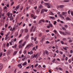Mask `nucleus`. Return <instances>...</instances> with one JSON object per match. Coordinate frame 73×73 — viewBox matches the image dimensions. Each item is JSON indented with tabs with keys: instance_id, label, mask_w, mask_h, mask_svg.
Masks as SVG:
<instances>
[{
	"instance_id": "f257e3e1",
	"label": "nucleus",
	"mask_w": 73,
	"mask_h": 73,
	"mask_svg": "<svg viewBox=\"0 0 73 73\" xmlns=\"http://www.w3.org/2000/svg\"><path fill=\"white\" fill-rule=\"evenodd\" d=\"M44 5L46 6H47L48 8H50V4L49 3H44Z\"/></svg>"
},
{
	"instance_id": "f03ea898",
	"label": "nucleus",
	"mask_w": 73,
	"mask_h": 73,
	"mask_svg": "<svg viewBox=\"0 0 73 73\" xmlns=\"http://www.w3.org/2000/svg\"><path fill=\"white\" fill-rule=\"evenodd\" d=\"M60 33L61 34H62V35H63L64 36H66V34L64 32H62L61 31H60Z\"/></svg>"
},
{
	"instance_id": "7ed1b4c3",
	"label": "nucleus",
	"mask_w": 73,
	"mask_h": 73,
	"mask_svg": "<svg viewBox=\"0 0 73 73\" xmlns=\"http://www.w3.org/2000/svg\"><path fill=\"white\" fill-rule=\"evenodd\" d=\"M31 44H28V45H27V46L25 47V49H27V48H28H28H30V47H31Z\"/></svg>"
},
{
	"instance_id": "20e7f679",
	"label": "nucleus",
	"mask_w": 73,
	"mask_h": 73,
	"mask_svg": "<svg viewBox=\"0 0 73 73\" xmlns=\"http://www.w3.org/2000/svg\"><path fill=\"white\" fill-rule=\"evenodd\" d=\"M5 40H7V41H8V40H9V37L6 36L5 38Z\"/></svg>"
},
{
	"instance_id": "39448f33",
	"label": "nucleus",
	"mask_w": 73,
	"mask_h": 73,
	"mask_svg": "<svg viewBox=\"0 0 73 73\" xmlns=\"http://www.w3.org/2000/svg\"><path fill=\"white\" fill-rule=\"evenodd\" d=\"M65 33L66 34H67V35H70V33L68 32L65 31Z\"/></svg>"
},
{
	"instance_id": "423d86ee",
	"label": "nucleus",
	"mask_w": 73,
	"mask_h": 73,
	"mask_svg": "<svg viewBox=\"0 0 73 73\" xmlns=\"http://www.w3.org/2000/svg\"><path fill=\"white\" fill-rule=\"evenodd\" d=\"M29 33L27 34V35L26 37V39H28V38L29 37Z\"/></svg>"
},
{
	"instance_id": "0eeeda50",
	"label": "nucleus",
	"mask_w": 73,
	"mask_h": 73,
	"mask_svg": "<svg viewBox=\"0 0 73 73\" xmlns=\"http://www.w3.org/2000/svg\"><path fill=\"white\" fill-rule=\"evenodd\" d=\"M63 49H64L65 50H67V49H68V47H63Z\"/></svg>"
},
{
	"instance_id": "6e6552de",
	"label": "nucleus",
	"mask_w": 73,
	"mask_h": 73,
	"mask_svg": "<svg viewBox=\"0 0 73 73\" xmlns=\"http://www.w3.org/2000/svg\"><path fill=\"white\" fill-rule=\"evenodd\" d=\"M67 13V12H63L62 13V15L63 16H64L65 14H66Z\"/></svg>"
},
{
	"instance_id": "1a4fd4ad",
	"label": "nucleus",
	"mask_w": 73,
	"mask_h": 73,
	"mask_svg": "<svg viewBox=\"0 0 73 73\" xmlns=\"http://www.w3.org/2000/svg\"><path fill=\"white\" fill-rule=\"evenodd\" d=\"M50 19H52V20H54L55 18L53 17H50Z\"/></svg>"
},
{
	"instance_id": "9d476101",
	"label": "nucleus",
	"mask_w": 73,
	"mask_h": 73,
	"mask_svg": "<svg viewBox=\"0 0 73 73\" xmlns=\"http://www.w3.org/2000/svg\"><path fill=\"white\" fill-rule=\"evenodd\" d=\"M19 48H23V46H22V45L21 44H20L19 45Z\"/></svg>"
},
{
	"instance_id": "9b49d317",
	"label": "nucleus",
	"mask_w": 73,
	"mask_h": 73,
	"mask_svg": "<svg viewBox=\"0 0 73 73\" xmlns=\"http://www.w3.org/2000/svg\"><path fill=\"white\" fill-rule=\"evenodd\" d=\"M3 68V64H0V70L2 69Z\"/></svg>"
},
{
	"instance_id": "f8f14e48",
	"label": "nucleus",
	"mask_w": 73,
	"mask_h": 73,
	"mask_svg": "<svg viewBox=\"0 0 73 73\" xmlns=\"http://www.w3.org/2000/svg\"><path fill=\"white\" fill-rule=\"evenodd\" d=\"M59 16L60 17H61V18L62 19H64V17L63 16H62V15H59Z\"/></svg>"
},
{
	"instance_id": "ddd939ff",
	"label": "nucleus",
	"mask_w": 73,
	"mask_h": 73,
	"mask_svg": "<svg viewBox=\"0 0 73 73\" xmlns=\"http://www.w3.org/2000/svg\"><path fill=\"white\" fill-rule=\"evenodd\" d=\"M18 66H19V68H22V66H21V64H19L18 65Z\"/></svg>"
},
{
	"instance_id": "4468645a",
	"label": "nucleus",
	"mask_w": 73,
	"mask_h": 73,
	"mask_svg": "<svg viewBox=\"0 0 73 73\" xmlns=\"http://www.w3.org/2000/svg\"><path fill=\"white\" fill-rule=\"evenodd\" d=\"M34 28V26H32L31 28V30H30L31 32H32V30Z\"/></svg>"
},
{
	"instance_id": "2eb2a0df",
	"label": "nucleus",
	"mask_w": 73,
	"mask_h": 73,
	"mask_svg": "<svg viewBox=\"0 0 73 73\" xmlns=\"http://www.w3.org/2000/svg\"><path fill=\"white\" fill-rule=\"evenodd\" d=\"M63 7H64V5H60L59 6L60 8H63Z\"/></svg>"
},
{
	"instance_id": "dca6fc26",
	"label": "nucleus",
	"mask_w": 73,
	"mask_h": 73,
	"mask_svg": "<svg viewBox=\"0 0 73 73\" xmlns=\"http://www.w3.org/2000/svg\"><path fill=\"white\" fill-rule=\"evenodd\" d=\"M19 5H18L16 7L15 9V10L16 11H17V9H19Z\"/></svg>"
},
{
	"instance_id": "f3484780",
	"label": "nucleus",
	"mask_w": 73,
	"mask_h": 73,
	"mask_svg": "<svg viewBox=\"0 0 73 73\" xmlns=\"http://www.w3.org/2000/svg\"><path fill=\"white\" fill-rule=\"evenodd\" d=\"M17 51H16L15 52L13 53V56H15V54H16L17 53Z\"/></svg>"
},
{
	"instance_id": "a211bd4d",
	"label": "nucleus",
	"mask_w": 73,
	"mask_h": 73,
	"mask_svg": "<svg viewBox=\"0 0 73 73\" xmlns=\"http://www.w3.org/2000/svg\"><path fill=\"white\" fill-rule=\"evenodd\" d=\"M25 33H27V32H28V30L27 29H26L25 30Z\"/></svg>"
},
{
	"instance_id": "6ab92c4d",
	"label": "nucleus",
	"mask_w": 73,
	"mask_h": 73,
	"mask_svg": "<svg viewBox=\"0 0 73 73\" xmlns=\"http://www.w3.org/2000/svg\"><path fill=\"white\" fill-rule=\"evenodd\" d=\"M50 15H54V14H53V12H50Z\"/></svg>"
},
{
	"instance_id": "aec40b11",
	"label": "nucleus",
	"mask_w": 73,
	"mask_h": 73,
	"mask_svg": "<svg viewBox=\"0 0 73 73\" xmlns=\"http://www.w3.org/2000/svg\"><path fill=\"white\" fill-rule=\"evenodd\" d=\"M42 5H40V6L39 7V8L40 9H41V8H42Z\"/></svg>"
},
{
	"instance_id": "412c9836",
	"label": "nucleus",
	"mask_w": 73,
	"mask_h": 73,
	"mask_svg": "<svg viewBox=\"0 0 73 73\" xmlns=\"http://www.w3.org/2000/svg\"><path fill=\"white\" fill-rule=\"evenodd\" d=\"M44 11H45V9H42V10L41 13H44Z\"/></svg>"
},
{
	"instance_id": "4be33fe9",
	"label": "nucleus",
	"mask_w": 73,
	"mask_h": 73,
	"mask_svg": "<svg viewBox=\"0 0 73 73\" xmlns=\"http://www.w3.org/2000/svg\"><path fill=\"white\" fill-rule=\"evenodd\" d=\"M25 44H26V41H25L23 42V43L22 44V46H24Z\"/></svg>"
},
{
	"instance_id": "5701e85b",
	"label": "nucleus",
	"mask_w": 73,
	"mask_h": 73,
	"mask_svg": "<svg viewBox=\"0 0 73 73\" xmlns=\"http://www.w3.org/2000/svg\"><path fill=\"white\" fill-rule=\"evenodd\" d=\"M69 0H64L63 1V2H69Z\"/></svg>"
},
{
	"instance_id": "b1692460",
	"label": "nucleus",
	"mask_w": 73,
	"mask_h": 73,
	"mask_svg": "<svg viewBox=\"0 0 73 73\" xmlns=\"http://www.w3.org/2000/svg\"><path fill=\"white\" fill-rule=\"evenodd\" d=\"M7 15L8 16H9V15H10V13L9 12H8L7 14Z\"/></svg>"
},
{
	"instance_id": "393cba45",
	"label": "nucleus",
	"mask_w": 73,
	"mask_h": 73,
	"mask_svg": "<svg viewBox=\"0 0 73 73\" xmlns=\"http://www.w3.org/2000/svg\"><path fill=\"white\" fill-rule=\"evenodd\" d=\"M7 55H9L10 54V52H9V51H7Z\"/></svg>"
},
{
	"instance_id": "a878e982",
	"label": "nucleus",
	"mask_w": 73,
	"mask_h": 73,
	"mask_svg": "<svg viewBox=\"0 0 73 73\" xmlns=\"http://www.w3.org/2000/svg\"><path fill=\"white\" fill-rule=\"evenodd\" d=\"M66 19L67 20H70V19L68 17H67Z\"/></svg>"
},
{
	"instance_id": "bb28decb",
	"label": "nucleus",
	"mask_w": 73,
	"mask_h": 73,
	"mask_svg": "<svg viewBox=\"0 0 73 73\" xmlns=\"http://www.w3.org/2000/svg\"><path fill=\"white\" fill-rule=\"evenodd\" d=\"M50 27H51V28H52V23H50L49 24Z\"/></svg>"
},
{
	"instance_id": "cd10ccee",
	"label": "nucleus",
	"mask_w": 73,
	"mask_h": 73,
	"mask_svg": "<svg viewBox=\"0 0 73 73\" xmlns=\"http://www.w3.org/2000/svg\"><path fill=\"white\" fill-rule=\"evenodd\" d=\"M46 53V54H49V53L48 52V51H45Z\"/></svg>"
},
{
	"instance_id": "c85d7f7f",
	"label": "nucleus",
	"mask_w": 73,
	"mask_h": 73,
	"mask_svg": "<svg viewBox=\"0 0 73 73\" xmlns=\"http://www.w3.org/2000/svg\"><path fill=\"white\" fill-rule=\"evenodd\" d=\"M34 57H35V58H36V57H37V56H38V55L37 54H36V55L34 54Z\"/></svg>"
},
{
	"instance_id": "c756f323",
	"label": "nucleus",
	"mask_w": 73,
	"mask_h": 73,
	"mask_svg": "<svg viewBox=\"0 0 73 73\" xmlns=\"http://www.w3.org/2000/svg\"><path fill=\"white\" fill-rule=\"evenodd\" d=\"M54 32L55 34H57V31H56V30H54Z\"/></svg>"
},
{
	"instance_id": "7c9ffc66",
	"label": "nucleus",
	"mask_w": 73,
	"mask_h": 73,
	"mask_svg": "<svg viewBox=\"0 0 73 73\" xmlns=\"http://www.w3.org/2000/svg\"><path fill=\"white\" fill-rule=\"evenodd\" d=\"M36 27H35L33 30V32H35V31H36Z\"/></svg>"
},
{
	"instance_id": "2f4dec72",
	"label": "nucleus",
	"mask_w": 73,
	"mask_h": 73,
	"mask_svg": "<svg viewBox=\"0 0 73 73\" xmlns=\"http://www.w3.org/2000/svg\"><path fill=\"white\" fill-rule=\"evenodd\" d=\"M25 58H26V56H24V58L22 59V60L23 61H24V60H25Z\"/></svg>"
},
{
	"instance_id": "473e14b6",
	"label": "nucleus",
	"mask_w": 73,
	"mask_h": 73,
	"mask_svg": "<svg viewBox=\"0 0 73 73\" xmlns=\"http://www.w3.org/2000/svg\"><path fill=\"white\" fill-rule=\"evenodd\" d=\"M36 11H37V12L38 13V12H40V9H38Z\"/></svg>"
},
{
	"instance_id": "72a5a7b5",
	"label": "nucleus",
	"mask_w": 73,
	"mask_h": 73,
	"mask_svg": "<svg viewBox=\"0 0 73 73\" xmlns=\"http://www.w3.org/2000/svg\"><path fill=\"white\" fill-rule=\"evenodd\" d=\"M56 23H57V22H56V21H54V25H56Z\"/></svg>"
},
{
	"instance_id": "f704fd0d",
	"label": "nucleus",
	"mask_w": 73,
	"mask_h": 73,
	"mask_svg": "<svg viewBox=\"0 0 73 73\" xmlns=\"http://www.w3.org/2000/svg\"><path fill=\"white\" fill-rule=\"evenodd\" d=\"M62 29H63V30H64V31H66V29H65V28L64 27H62Z\"/></svg>"
},
{
	"instance_id": "c9c22d12",
	"label": "nucleus",
	"mask_w": 73,
	"mask_h": 73,
	"mask_svg": "<svg viewBox=\"0 0 73 73\" xmlns=\"http://www.w3.org/2000/svg\"><path fill=\"white\" fill-rule=\"evenodd\" d=\"M60 42L62 44H64V42L63 41H61Z\"/></svg>"
},
{
	"instance_id": "e433bc0d",
	"label": "nucleus",
	"mask_w": 73,
	"mask_h": 73,
	"mask_svg": "<svg viewBox=\"0 0 73 73\" xmlns=\"http://www.w3.org/2000/svg\"><path fill=\"white\" fill-rule=\"evenodd\" d=\"M55 61H56V59H54V60H52V62H55Z\"/></svg>"
},
{
	"instance_id": "4c0bfd02",
	"label": "nucleus",
	"mask_w": 73,
	"mask_h": 73,
	"mask_svg": "<svg viewBox=\"0 0 73 73\" xmlns=\"http://www.w3.org/2000/svg\"><path fill=\"white\" fill-rule=\"evenodd\" d=\"M23 6H22L21 8H20L21 11H22L23 10Z\"/></svg>"
},
{
	"instance_id": "58836bf2",
	"label": "nucleus",
	"mask_w": 73,
	"mask_h": 73,
	"mask_svg": "<svg viewBox=\"0 0 73 73\" xmlns=\"http://www.w3.org/2000/svg\"><path fill=\"white\" fill-rule=\"evenodd\" d=\"M22 41H23V40H22L19 41V44H21L22 42Z\"/></svg>"
},
{
	"instance_id": "ea45409f",
	"label": "nucleus",
	"mask_w": 73,
	"mask_h": 73,
	"mask_svg": "<svg viewBox=\"0 0 73 73\" xmlns=\"http://www.w3.org/2000/svg\"><path fill=\"white\" fill-rule=\"evenodd\" d=\"M9 35V33H8L7 34V35H6V37H8Z\"/></svg>"
},
{
	"instance_id": "a19ab883",
	"label": "nucleus",
	"mask_w": 73,
	"mask_h": 73,
	"mask_svg": "<svg viewBox=\"0 0 73 73\" xmlns=\"http://www.w3.org/2000/svg\"><path fill=\"white\" fill-rule=\"evenodd\" d=\"M71 13L72 16H73V11H71Z\"/></svg>"
},
{
	"instance_id": "79ce46f5",
	"label": "nucleus",
	"mask_w": 73,
	"mask_h": 73,
	"mask_svg": "<svg viewBox=\"0 0 73 73\" xmlns=\"http://www.w3.org/2000/svg\"><path fill=\"white\" fill-rule=\"evenodd\" d=\"M59 69L60 70H62V69L60 67L59 68Z\"/></svg>"
},
{
	"instance_id": "37998d69",
	"label": "nucleus",
	"mask_w": 73,
	"mask_h": 73,
	"mask_svg": "<svg viewBox=\"0 0 73 73\" xmlns=\"http://www.w3.org/2000/svg\"><path fill=\"white\" fill-rule=\"evenodd\" d=\"M70 53H73V50H70Z\"/></svg>"
},
{
	"instance_id": "c03bdc74",
	"label": "nucleus",
	"mask_w": 73,
	"mask_h": 73,
	"mask_svg": "<svg viewBox=\"0 0 73 73\" xmlns=\"http://www.w3.org/2000/svg\"><path fill=\"white\" fill-rule=\"evenodd\" d=\"M41 20L42 22H42H43V23H45V20Z\"/></svg>"
},
{
	"instance_id": "a18cd8bd",
	"label": "nucleus",
	"mask_w": 73,
	"mask_h": 73,
	"mask_svg": "<svg viewBox=\"0 0 73 73\" xmlns=\"http://www.w3.org/2000/svg\"><path fill=\"white\" fill-rule=\"evenodd\" d=\"M31 58H35V56L34 55H32L31 56Z\"/></svg>"
},
{
	"instance_id": "49530a36",
	"label": "nucleus",
	"mask_w": 73,
	"mask_h": 73,
	"mask_svg": "<svg viewBox=\"0 0 73 73\" xmlns=\"http://www.w3.org/2000/svg\"><path fill=\"white\" fill-rule=\"evenodd\" d=\"M36 17H37V16H35L34 17H33V19H36Z\"/></svg>"
},
{
	"instance_id": "de8ad7c7",
	"label": "nucleus",
	"mask_w": 73,
	"mask_h": 73,
	"mask_svg": "<svg viewBox=\"0 0 73 73\" xmlns=\"http://www.w3.org/2000/svg\"><path fill=\"white\" fill-rule=\"evenodd\" d=\"M68 61H69V62L70 63V62H72V60H69Z\"/></svg>"
},
{
	"instance_id": "09e8293b",
	"label": "nucleus",
	"mask_w": 73,
	"mask_h": 73,
	"mask_svg": "<svg viewBox=\"0 0 73 73\" xmlns=\"http://www.w3.org/2000/svg\"><path fill=\"white\" fill-rule=\"evenodd\" d=\"M9 43H7V47H8V46H9Z\"/></svg>"
},
{
	"instance_id": "8fccbe9b",
	"label": "nucleus",
	"mask_w": 73,
	"mask_h": 73,
	"mask_svg": "<svg viewBox=\"0 0 73 73\" xmlns=\"http://www.w3.org/2000/svg\"><path fill=\"white\" fill-rule=\"evenodd\" d=\"M3 55V53L1 52V53H0V57H1V56Z\"/></svg>"
},
{
	"instance_id": "3c124183",
	"label": "nucleus",
	"mask_w": 73,
	"mask_h": 73,
	"mask_svg": "<svg viewBox=\"0 0 73 73\" xmlns=\"http://www.w3.org/2000/svg\"><path fill=\"white\" fill-rule=\"evenodd\" d=\"M13 17H11L10 19V20L11 21H12V20H13Z\"/></svg>"
},
{
	"instance_id": "603ef678",
	"label": "nucleus",
	"mask_w": 73,
	"mask_h": 73,
	"mask_svg": "<svg viewBox=\"0 0 73 73\" xmlns=\"http://www.w3.org/2000/svg\"><path fill=\"white\" fill-rule=\"evenodd\" d=\"M66 38H63V40H64V41H66Z\"/></svg>"
},
{
	"instance_id": "864d4df0",
	"label": "nucleus",
	"mask_w": 73,
	"mask_h": 73,
	"mask_svg": "<svg viewBox=\"0 0 73 73\" xmlns=\"http://www.w3.org/2000/svg\"><path fill=\"white\" fill-rule=\"evenodd\" d=\"M13 30H15V27H14L13 28L12 31H13Z\"/></svg>"
},
{
	"instance_id": "5fc2aeb1",
	"label": "nucleus",
	"mask_w": 73,
	"mask_h": 73,
	"mask_svg": "<svg viewBox=\"0 0 73 73\" xmlns=\"http://www.w3.org/2000/svg\"><path fill=\"white\" fill-rule=\"evenodd\" d=\"M36 39H37V37H35L34 39L35 41H36Z\"/></svg>"
},
{
	"instance_id": "6e6d98bb",
	"label": "nucleus",
	"mask_w": 73,
	"mask_h": 73,
	"mask_svg": "<svg viewBox=\"0 0 73 73\" xmlns=\"http://www.w3.org/2000/svg\"><path fill=\"white\" fill-rule=\"evenodd\" d=\"M14 4V2H12L11 3V5H13Z\"/></svg>"
},
{
	"instance_id": "4d7b16f0",
	"label": "nucleus",
	"mask_w": 73,
	"mask_h": 73,
	"mask_svg": "<svg viewBox=\"0 0 73 73\" xmlns=\"http://www.w3.org/2000/svg\"><path fill=\"white\" fill-rule=\"evenodd\" d=\"M31 16L32 17H34V15L33 14H31Z\"/></svg>"
},
{
	"instance_id": "13d9d810",
	"label": "nucleus",
	"mask_w": 73,
	"mask_h": 73,
	"mask_svg": "<svg viewBox=\"0 0 73 73\" xmlns=\"http://www.w3.org/2000/svg\"><path fill=\"white\" fill-rule=\"evenodd\" d=\"M27 51V50H25V51L24 52V54H25L26 53V52Z\"/></svg>"
},
{
	"instance_id": "bf43d9fd",
	"label": "nucleus",
	"mask_w": 73,
	"mask_h": 73,
	"mask_svg": "<svg viewBox=\"0 0 73 73\" xmlns=\"http://www.w3.org/2000/svg\"><path fill=\"white\" fill-rule=\"evenodd\" d=\"M21 36H22V35L21 34H20L19 36L18 37L19 38V37H21Z\"/></svg>"
},
{
	"instance_id": "052dcab7",
	"label": "nucleus",
	"mask_w": 73,
	"mask_h": 73,
	"mask_svg": "<svg viewBox=\"0 0 73 73\" xmlns=\"http://www.w3.org/2000/svg\"><path fill=\"white\" fill-rule=\"evenodd\" d=\"M69 42H72V40H70L68 41Z\"/></svg>"
},
{
	"instance_id": "680f3d73",
	"label": "nucleus",
	"mask_w": 73,
	"mask_h": 73,
	"mask_svg": "<svg viewBox=\"0 0 73 73\" xmlns=\"http://www.w3.org/2000/svg\"><path fill=\"white\" fill-rule=\"evenodd\" d=\"M60 22L61 23H62V24H63L64 23V22L62 21H60Z\"/></svg>"
},
{
	"instance_id": "e2e57ef3",
	"label": "nucleus",
	"mask_w": 73,
	"mask_h": 73,
	"mask_svg": "<svg viewBox=\"0 0 73 73\" xmlns=\"http://www.w3.org/2000/svg\"><path fill=\"white\" fill-rule=\"evenodd\" d=\"M22 52V50H20L19 51V54H21V53Z\"/></svg>"
},
{
	"instance_id": "0e129e2a",
	"label": "nucleus",
	"mask_w": 73,
	"mask_h": 73,
	"mask_svg": "<svg viewBox=\"0 0 73 73\" xmlns=\"http://www.w3.org/2000/svg\"><path fill=\"white\" fill-rule=\"evenodd\" d=\"M1 10H0V15H1Z\"/></svg>"
},
{
	"instance_id": "69168bd1",
	"label": "nucleus",
	"mask_w": 73,
	"mask_h": 73,
	"mask_svg": "<svg viewBox=\"0 0 73 73\" xmlns=\"http://www.w3.org/2000/svg\"><path fill=\"white\" fill-rule=\"evenodd\" d=\"M46 42V44L49 43V42L48 41H47Z\"/></svg>"
},
{
	"instance_id": "338daca9",
	"label": "nucleus",
	"mask_w": 73,
	"mask_h": 73,
	"mask_svg": "<svg viewBox=\"0 0 73 73\" xmlns=\"http://www.w3.org/2000/svg\"><path fill=\"white\" fill-rule=\"evenodd\" d=\"M56 52L57 53H58V50H57L56 51Z\"/></svg>"
},
{
	"instance_id": "774afa93",
	"label": "nucleus",
	"mask_w": 73,
	"mask_h": 73,
	"mask_svg": "<svg viewBox=\"0 0 73 73\" xmlns=\"http://www.w3.org/2000/svg\"><path fill=\"white\" fill-rule=\"evenodd\" d=\"M66 73H69V72L68 71H66Z\"/></svg>"
}]
</instances>
